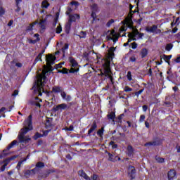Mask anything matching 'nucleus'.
<instances>
[{"label":"nucleus","mask_w":180,"mask_h":180,"mask_svg":"<svg viewBox=\"0 0 180 180\" xmlns=\"http://www.w3.org/2000/svg\"><path fill=\"white\" fill-rule=\"evenodd\" d=\"M32 115H29L27 119L24 122V127L21 129V132L20 135H18V140L20 143H25V144H27L32 139L29 138V136H25L27 133L33 129L32 126Z\"/></svg>","instance_id":"1"},{"label":"nucleus","mask_w":180,"mask_h":180,"mask_svg":"<svg viewBox=\"0 0 180 180\" xmlns=\"http://www.w3.org/2000/svg\"><path fill=\"white\" fill-rule=\"evenodd\" d=\"M46 75H39L37 82H35L34 85L32 87V89L34 92L39 93V96H41L42 92H46L44 90V84H46Z\"/></svg>","instance_id":"2"},{"label":"nucleus","mask_w":180,"mask_h":180,"mask_svg":"<svg viewBox=\"0 0 180 180\" xmlns=\"http://www.w3.org/2000/svg\"><path fill=\"white\" fill-rule=\"evenodd\" d=\"M46 61L47 67H46L45 70L46 72H51V71H53L51 65L54 64V61H56V56L51 54H48L46 56Z\"/></svg>","instance_id":"3"},{"label":"nucleus","mask_w":180,"mask_h":180,"mask_svg":"<svg viewBox=\"0 0 180 180\" xmlns=\"http://www.w3.org/2000/svg\"><path fill=\"white\" fill-rule=\"evenodd\" d=\"M129 27L132 30V33H129L128 37L129 39H132V40H136V37L139 36V39H143V36H144V34L139 32V30L133 27L132 25H129Z\"/></svg>","instance_id":"4"},{"label":"nucleus","mask_w":180,"mask_h":180,"mask_svg":"<svg viewBox=\"0 0 180 180\" xmlns=\"http://www.w3.org/2000/svg\"><path fill=\"white\" fill-rule=\"evenodd\" d=\"M69 61L70 64H72V68L69 70L70 74H75V72H78L79 71V68H78V63H77V60L70 56L69 58Z\"/></svg>","instance_id":"5"},{"label":"nucleus","mask_w":180,"mask_h":180,"mask_svg":"<svg viewBox=\"0 0 180 180\" xmlns=\"http://www.w3.org/2000/svg\"><path fill=\"white\" fill-rule=\"evenodd\" d=\"M44 168V162H38L35 165V167L32 169L33 174H39L41 169Z\"/></svg>","instance_id":"6"},{"label":"nucleus","mask_w":180,"mask_h":180,"mask_svg":"<svg viewBox=\"0 0 180 180\" xmlns=\"http://www.w3.org/2000/svg\"><path fill=\"white\" fill-rule=\"evenodd\" d=\"M136 168L134 166L129 165L128 167V175H129L131 179L136 178Z\"/></svg>","instance_id":"7"},{"label":"nucleus","mask_w":180,"mask_h":180,"mask_svg":"<svg viewBox=\"0 0 180 180\" xmlns=\"http://www.w3.org/2000/svg\"><path fill=\"white\" fill-rule=\"evenodd\" d=\"M40 102H42V100L39 98V97H35L34 99L30 102L32 106H37V108H41Z\"/></svg>","instance_id":"8"},{"label":"nucleus","mask_w":180,"mask_h":180,"mask_svg":"<svg viewBox=\"0 0 180 180\" xmlns=\"http://www.w3.org/2000/svg\"><path fill=\"white\" fill-rule=\"evenodd\" d=\"M61 109H68V105H67V104L65 103H62L53 108V110L54 112H57L58 110H60Z\"/></svg>","instance_id":"9"},{"label":"nucleus","mask_w":180,"mask_h":180,"mask_svg":"<svg viewBox=\"0 0 180 180\" xmlns=\"http://www.w3.org/2000/svg\"><path fill=\"white\" fill-rule=\"evenodd\" d=\"M112 74V70H110V66L108 64L104 65V73H102V75H105V77H108Z\"/></svg>","instance_id":"10"},{"label":"nucleus","mask_w":180,"mask_h":180,"mask_svg":"<svg viewBox=\"0 0 180 180\" xmlns=\"http://www.w3.org/2000/svg\"><path fill=\"white\" fill-rule=\"evenodd\" d=\"M111 34L113 37H115V39H113L110 37H107L108 38V40H113V42L116 43V41H117V40H119V34H115V30H112L111 32Z\"/></svg>","instance_id":"11"},{"label":"nucleus","mask_w":180,"mask_h":180,"mask_svg":"<svg viewBox=\"0 0 180 180\" xmlns=\"http://www.w3.org/2000/svg\"><path fill=\"white\" fill-rule=\"evenodd\" d=\"M115 48L111 47L108 50V54L107 56V58H108L109 60H112V58H113V57H115Z\"/></svg>","instance_id":"12"},{"label":"nucleus","mask_w":180,"mask_h":180,"mask_svg":"<svg viewBox=\"0 0 180 180\" xmlns=\"http://www.w3.org/2000/svg\"><path fill=\"white\" fill-rule=\"evenodd\" d=\"M79 15L78 14H74V15H69V20L68 22H70L72 23V22H75L77 19H79Z\"/></svg>","instance_id":"13"},{"label":"nucleus","mask_w":180,"mask_h":180,"mask_svg":"<svg viewBox=\"0 0 180 180\" xmlns=\"http://www.w3.org/2000/svg\"><path fill=\"white\" fill-rule=\"evenodd\" d=\"M78 174H79V176H81L82 178H84V179L91 180V178H89V176H88V175L86 174V173H85V172L84 170H79L78 172Z\"/></svg>","instance_id":"14"},{"label":"nucleus","mask_w":180,"mask_h":180,"mask_svg":"<svg viewBox=\"0 0 180 180\" xmlns=\"http://www.w3.org/2000/svg\"><path fill=\"white\" fill-rule=\"evenodd\" d=\"M133 6L131 5H130V13L128 14V18H127V23L128 25H133V20H131V13L133 12L134 13V11H132L131 9H132Z\"/></svg>","instance_id":"15"},{"label":"nucleus","mask_w":180,"mask_h":180,"mask_svg":"<svg viewBox=\"0 0 180 180\" xmlns=\"http://www.w3.org/2000/svg\"><path fill=\"white\" fill-rule=\"evenodd\" d=\"M39 25L41 29H42V30H44V29H46V25H47V19L44 18V20H40Z\"/></svg>","instance_id":"16"},{"label":"nucleus","mask_w":180,"mask_h":180,"mask_svg":"<svg viewBox=\"0 0 180 180\" xmlns=\"http://www.w3.org/2000/svg\"><path fill=\"white\" fill-rule=\"evenodd\" d=\"M97 127L98 125H96V121H94L90 129L88 131V136H91V133L94 131Z\"/></svg>","instance_id":"17"},{"label":"nucleus","mask_w":180,"mask_h":180,"mask_svg":"<svg viewBox=\"0 0 180 180\" xmlns=\"http://www.w3.org/2000/svg\"><path fill=\"white\" fill-rule=\"evenodd\" d=\"M146 32H148L150 33H155V31L157 30V25H153L152 27H146Z\"/></svg>","instance_id":"18"},{"label":"nucleus","mask_w":180,"mask_h":180,"mask_svg":"<svg viewBox=\"0 0 180 180\" xmlns=\"http://www.w3.org/2000/svg\"><path fill=\"white\" fill-rule=\"evenodd\" d=\"M175 175H176V171H174V170L169 171V172L167 174L168 179L169 180L174 179V178L175 177Z\"/></svg>","instance_id":"19"},{"label":"nucleus","mask_w":180,"mask_h":180,"mask_svg":"<svg viewBox=\"0 0 180 180\" xmlns=\"http://www.w3.org/2000/svg\"><path fill=\"white\" fill-rule=\"evenodd\" d=\"M16 144H18V141L14 140L6 147V149L4 150V152L5 153L6 151L11 150V148H12L13 146H16Z\"/></svg>","instance_id":"20"},{"label":"nucleus","mask_w":180,"mask_h":180,"mask_svg":"<svg viewBox=\"0 0 180 180\" xmlns=\"http://www.w3.org/2000/svg\"><path fill=\"white\" fill-rule=\"evenodd\" d=\"M31 175H36V174H33V171L31 170H25L24 172V176H25V178H30Z\"/></svg>","instance_id":"21"},{"label":"nucleus","mask_w":180,"mask_h":180,"mask_svg":"<svg viewBox=\"0 0 180 180\" xmlns=\"http://www.w3.org/2000/svg\"><path fill=\"white\" fill-rule=\"evenodd\" d=\"M72 22H71L70 21H68L65 27V32L68 34V33H70V30H71V25Z\"/></svg>","instance_id":"22"},{"label":"nucleus","mask_w":180,"mask_h":180,"mask_svg":"<svg viewBox=\"0 0 180 180\" xmlns=\"http://www.w3.org/2000/svg\"><path fill=\"white\" fill-rule=\"evenodd\" d=\"M53 118L47 117L46 118V127H51L53 126Z\"/></svg>","instance_id":"23"},{"label":"nucleus","mask_w":180,"mask_h":180,"mask_svg":"<svg viewBox=\"0 0 180 180\" xmlns=\"http://www.w3.org/2000/svg\"><path fill=\"white\" fill-rule=\"evenodd\" d=\"M108 161H111L112 162H116L117 160L115 159V155L108 153Z\"/></svg>","instance_id":"24"},{"label":"nucleus","mask_w":180,"mask_h":180,"mask_svg":"<svg viewBox=\"0 0 180 180\" xmlns=\"http://www.w3.org/2000/svg\"><path fill=\"white\" fill-rule=\"evenodd\" d=\"M148 54V51L147 49H143L141 51V56L142 58H144V57H146V56Z\"/></svg>","instance_id":"25"},{"label":"nucleus","mask_w":180,"mask_h":180,"mask_svg":"<svg viewBox=\"0 0 180 180\" xmlns=\"http://www.w3.org/2000/svg\"><path fill=\"white\" fill-rule=\"evenodd\" d=\"M52 172H54V170L53 169L46 170V172L41 176V178H47L48 175H50V174H51Z\"/></svg>","instance_id":"26"},{"label":"nucleus","mask_w":180,"mask_h":180,"mask_svg":"<svg viewBox=\"0 0 180 180\" xmlns=\"http://www.w3.org/2000/svg\"><path fill=\"white\" fill-rule=\"evenodd\" d=\"M49 6H50V4L47 1V0H44L41 3V8L47 9Z\"/></svg>","instance_id":"27"},{"label":"nucleus","mask_w":180,"mask_h":180,"mask_svg":"<svg viewBox=\"0 0 180 180\" xmlns=\"http://www.w3.org/2000/svg\"><path fill=\"white\" fill-rule=\"evenodd\" d=\"M61 87L60 86H53L52 89V92H54V94H57L58 92H62Z\"/></svg>","instance_id":"28"},{"label":"nucleus","mask_w":180,"mask_h":180,"mask_svg":"<svg viewBox=\"0 0 180 180\" xmlns=\"http://www.w3.org/2000/svg\"><path fill=\"white\" fill-rule=\"evenodd\" d=\"M172 57V55H169V56H167V55H164L163 56V58L164 60L166 61V63H167L169 65V60H171Z\"/></svg>","instance_id":"29"},{"label":"nucleus","mask_w":180,"mask_h":180,"mask_svg":"<svg viewBox=\"0 0 180 180\" xmlns=\"http://www.w3.org/2000/svg\"><path fill=\"white\" fill-rule=\"evenodd\" d=\"M115 115L114 112H111L110 114H108V119H110L111 120H115Z\"/></svg>","instance_id":"30"},{"label":"nucleus","mask_w":180,"mask_h":180,"mask_svg":"<svg viewBox=\"0 0 180 180\" xmlns=\"http://www.w3.org/2000/svg\"><path fill=\"white\" fill-rule=\"evenodd\" d=\"M127 154L130 157L133 154V147L131 146H128L127 147Z\"/></svg>","instance_id":"31"},{"label":"nucleus","mask_w":180,"mask_h":180,"mask_svg":"<svg viewBox=\"0 0 180 180\" xmlns=\"http://www.w3.org/2000/svg\"><path fill=\"white\" fill-rule=\"evenodd\" d=\"M91 9L92 12H98V5L96 4H94L91 6Z\"/></svg>","instance_id":"32"},{"label":"nucleus","mask_w":180,"mask_h":180,"mask_svg":"<svg viewBox=\"0 0 180 180\" xmlns=\"http://www.w3.org/2000/svg\"><path fill=\"white\" fill-rule=\"evenodd\" d=\"M58 72H61L62 74H68L70 73V70L63 68L62 70H58Z\"/></svg>","instance_id":"33"},{"label":"nucleus","mask_w":180,"mask_h":180,"mask_svg":"<svg viewBox=\"0 0 180 180\" xmlns=\"http://www.w3.org/2000/svg\"><path fill=\"white\" fill-rule=\"evenodd\" d=\"M103 130H105V128L101 127V129H98V131H97V134L98 136H99V137H102V136H103Z\"/></svg>","instance_id":"34"},{"label":"nucleus","mask_w":180,"mask_h":180,"mask_svg":"<svg viewBox=\"0 0 180 180\" xmlns=\"http://www.w3.org/2000/svg\"><path fill=\"white\" fill-rule=\"evenodd\" d=\"M173 47L174 45L172 44H167L166 45L165 50H167V51H170Z\"/></svg>","instance_id":"35"},{"label":"nucleus","mask_w":180,"mask_h":180,"mask_svg":"<svg viewBox=\"0 0 180 180\" xmlns=\"http://www.w3.org/2000/svg\"><path fill=\"white\" fill-rule=\"evenodd\" d=\"M40 137H43V135L39 132H37L33 136V139L34 140H37V139H40Z\"/></svg>","instance_id":"36"},{"label":"nucleus","mask_w":180,"mask_h":180,"mask_svg":"<svg viewBox=\"0 0 180 180\" xmlns=\"http://www.w3.org/2000/svg\"><path fill=\"white\" fill-rule=\"evenodd\" d=\"M155 160L158 162L162 163L165 161V159L162 158H160V156H155Z\"/></svg>","instance_id":"37"},{"label":"nucleus","mask_w":180,"mask_h":180,"mask_svg":"<svg viewBox=\"0 0 180 180\" xmlns=\"http://www.w3.org/2000/svg\"><path fill=\"white\" fill-rule=\"evenodd\" d=\"M86 36V32H84V31H82L80 32V34L79 35V37H80V39H85Z\"/></svg>","instance_id":"38"},{"label":"nucleus","mask_w":180,"mask_h":180,"mask_svg":"<svg viewBox=\"0 0 180 180\" xmlns=\"http://www.w3.org/2000/svg\"><path fill=\"white\" fill-rule=\"evenodd\" d=\"M63 31V28L61 27V25H59L56 28V33L60 34Z\"/></svg>","instance_id":"39"},{"label":"nucleus","mask_w":180,"mask_h":180,"mask_svg":"<svg viewBox=\"0 0 180 180\" xmlns=\"http://www.w3.org/2000/svg\"><path fill=\"white\" fill-rule=\"evenodd\" d=\"M112 23H115V20L111 19V20H110L107 22L106 26H107L108 27H110V25H111Z\"/></svg>","instance_id":"40"},{"label":"nucleus","mask_w":180,"mask_h":180,"mask_svg":"<svg viewBox=\"0 0 180 180\" xmlns=\"http://www.w3.org/2000/svg\"><path fill=\"white\" fill-rule=\"evenodd\" d=\"M153 146H160V140L156 139L152 141Z\"/></svg>","instance_id":"41"},{"label":"nucleus","mask_w":180,"mask_h":180,"mask_svg":"<svg viewBox=\"0 0 180 180\" xmlns=\"http://www.w3.org/2000/svg\"><path fill=\"white\" fill-rule=\"evenodd\" d=\"M25 161H26V159L18 162V163L17 165V169H20V166L22 165V164H23V162H25Z\"/></svg>","instance_id":"42"},{"label":"nucleus","mask_w":180,"mask_h":180,"mask_svg":"<svg viewBox=\"0 0 180 180\" xmlns=\"http://www.w3.org/2000/svg\"><path fill=\"white\" fill-rule=\"evenodd\" d=\"M40 40L39 38H37V39H31L30 40V43H31V44H36V43H37V41H39Z\"/></svg>","instance_id":"43"},{"label":"nucleus","mask_w":180,"mask_h":180,"mask_svg":"<svg viewBox=\"0 0 180 180\" xmlns=\"http://www.w3.org/2000/svg\"><path fill=\"white\" fill-rule=\"evenodd\" d=\"M39 60L41 61V56H39L38 55L34 61V64H36Z\"/></svg>","instance_id":"44"},{"label":"nucleus","mask_w":180,"mask_h":180,"mask_svg":"<svg viewBox=\"0 0 180 180\" xmlns=\"http://www.w3.org/2000/svg\"><path fill=\"white\" fill-rule=\"evenodd\" d=\"M127 79H128L129 81H131V72L129 71V72H127Z\"/></svg>","instance_id":"45"},{"label":"nucleus","mask_w":180,"mask_h":180,"mask_svg":"<svg viewBox=\"0 0 180 180\" xmlns=\"http://www.w3.org/2000/svg\"><path fill=\"white\" fill-rule=\"evenodd\" d=\"M60 95H61L63 99H65V98H67V94H65V92L63 91H62L60 92Z\"/></svg>","instance_id":"46"},{"label":"nucleus","mask_w":180,"mask_h":180,"mask_svg":"<svg viewBox=\"0 0 180 180\" xmlns=\"http://www.w3.org/2000/svg\"><path fill=\"white\" fill-rule=\"evenodd\" d=\"M144 119H146V115H141L140 116L139 122H140L141 123L143 122H144Z\"/></svg>","instance_id":"47"},{"label":"nucleus","mask_w":180,"mask_h":180,"mask_svg":"<svg viewBox=\"0 0 180 180\" xmlns=\"http://www.w3.org/2000/svg\"><path fill=\"white\" fill-rule=\"evenodd\" d=\"M11 161H12L11 160V158H6V160H4V164H7V165H8V164L9 163V162H11Z\"/></svg>","instance_id":"48"},{"label":"nucleus","mask_w":180,"mask_h":180,"mask_svg":"<svg viewBox=\"0 0 180 180\" xmlns=\"http://www.w3.org/2000/svg\"><path fill=\"white\" fill-rule=\"evenodd\" d=\"M124 91H125V92H131V91H133V89H131L129 86H125Z\"/></svg>","instance_id":"49"},{"label":"nucleus","mask_w":180,"mask_h":180,"mask_svg":"<svg viewBox=\"0 0 180 180\" xmlns=\"http://www.w3.org/2000/svg\"><path fill=\"white\" fill-rule=\"evenodd\" d=\"M91 180H99V177H98V175L96 174H94L93 176H91Z\"/></svg>","instance_id":"50"},{"label":"nucleus","mask_w":180,"mask_h":180,"mask_svg":"<svg viewBox=\"0 0 180 180\" xmlns=\"http://www.w3.org/2000/svg\"><path fill=\"white\" fill-rule=\"evenodd\" d=\"M2 15H5V10L4 8L0 7V16H2Z\"/></svg>","instance_id":"51"},{"label":"nucleus","mask_w":180,"mask_h":180,"mask_svg":"<svg viewBox=\"0 0 180 180\" xmlns=\"http://www.w3.org/2000/svg\"><path fill=\"white\" fill-rule=\"evenodd\" d=\"M65 130H68V131H72V130H74V126L70 125V127H66Z\"/></svg>","instance_id":"52"},{"label":"nucleus","mask_w":180,"mask_h":180,"mask_svg":"<svg viewBox=\"0 0 180 180\" xmlns=\"http://www.w3.org/2000/svg\"><path fill=\"white\" fill-rule=\"evenodd\" d=\"M7 166H8V163H4V165L1 167V171L2 172L5 171V168H6Z\"/></svg>","instance_id":"53"},{"label":"nucleus","mask_w":180,"mask_h":180,"mask_svg":"<svg viewBox=\"0 0 180 180\" xmlns=\"http://www.w3.org/2000/svg\"><path fill=\"white\" fill-rule=\"evenodd\" d=\"M153 146V141L148 142V143H146L144 144V146H145V147H150V146Z\"/></svg>","instance_id":"54"},{"label":"nucleus","mask_w":180,"mask_h":180,"mask_svg":"<svg viewBox=\"0 0 180 180\" xmlns=\"http://www.w3.org/2000/svg\"><path fill=\"white\" fill-rule=\"evenodd\" d=\"M107 77H108V78H109L110 79L111 84H112V85H113V84H115V82H113V77H112V75H110Z\"/></svg>","instance_id":"55"},{"label":"nucleus","mask_w":180,"mask_h":180,"mask_svg":"<svg viewBox=\"0 0 180 180\" xmlns=\"http://www.w3.org/2000/svg\"><path fill=\"white\" fill-rule=\"evenodd\" d=\"M19 94V91L18 90H15L13 93L12 94V96H16Z\"/></svg>","instance_id":"56"},{"label":"nucleus","mask_w":180,"mask_h":180,"mask_svg":"<svg viewBox=\"0 0 180 180\" xmlns=\"http://www.w3.org/2000/svg\"><path fill=\"white\" fill-rule=\"evenodd\" d=\"M142 93H143V89L139 90V91L135 92L134 94H135L136 96H139V95L141 94Z\"/></svg>","instance_id":"57"},{"label":"nucleus","mask_w":180,"mask_h":180,"mask_svg":"<svg viewBox=\"0 0 180 180\" xmlns=\"http://www.w3.org/2000/svg\"><path fill=\"white\" fill-rule=\"evenodd\" d=\"M68 44H65L64 45V46L62 48V50H63V53H64V51L68 50Z\"/></svg>","instance_id":"58"},{"label":"nucleus","mask_w":180,"mask_h":180,"mask_svg":"<svg viewBox=\"0 0 180 180\" xmlns=\"http://www.w3.org/2000/svg\"><path fill=\"white\" fill-rule=\"evenodd\" d=\"M65 101H67L68 102H70V101H71V96L67 95L66 98H65Z\"/></svg>","instance_id":"59"},{"label":"nucleus","mask_w":180,"mask_h":180,"mask_svg":"<svg viewBox=\"0 0 180 180\" xmlns=\"http://www.w3.org/2000/svg\"><path fill=\"white\" fill-rule=\"evenodd\" d=\"M27 30H33V25L30 24V25L27 27Z\"/></svg>","instance_id":"60"},{"label":"nucleus","mask_w":180,"mask_h":180,"mask_svg":"<svg viewBox=\"0 0 180 180\" xmlns=\"http://www.w3.org/2000/svg\"><path fill=\"white\" fill-rule=\"evenodd\" d=\"M91 18H93L94 20L96 18V11H92V13H91Z\"/></svg>","instance_id":"61"},{"label":"nucleus","mask_w":180,"mask_h":180,"mask_svg":"<svg viewBox=\"0 0 180 180\" xmlns=\"http://www.w3.org/2000/svg\"><path fill=\"white\" fill-rule=\"evenodd\" d=\"M131 47L132 49H137V44L136 42L131 43Z\"/></svg>","instance_id":"62"},{"label":"nucleus","mask_w":180,"mask_h":180,"mask_svg":"<svg viewBox=\"0 0 180 180\" xmlns=\"http://www.w3.org/2000/svg\"><path fill=\"white\" fill-rule=\"evenodd\" d=\"M143 112H147V109H148V107L146 105H143Z\"/></svg>","instance_id":"63"},{"label":"nucleus","mask_w":180,"mask_h":180,"mask_svg":"<svg viewBox=\"0 0 180 180\" xmlns=\"http://www.w3.org/2000/svg\"><path fill=\"white\" fill-rule=\"evenodd\" d=\"M130 61H131V63H134L136 61V57L132 56L129 58Z\"/></svg>","instance_id":"64"}]
</instances>
